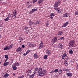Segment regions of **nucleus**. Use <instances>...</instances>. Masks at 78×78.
Here are the masks:
<instances>
[{
	"label": "nucleus",
	"mask_w": 78,
	"mask_h": 78,
	"mask_svg": "<svg viewBox=\"0 0 78 78\" xmlns=\"http://www.w3.org/2000/svg\"><path fill=\"white\" fill-rule=\"evenodd\" d=\"M27 54L26 53H26H24L23 54V56H26V55H27Z\"/></svg>",
	"instance_id": "nucleus-53"
},
{
	"label": "nucleus",
	"mask_w": 78,
	"mask_h": 78,
	"mask_svg": "<svg viewBox=\"0 0 78 78\" xmlns=\"http://www.w3.org/2000/svg\"><path fill=\"white\" fill-rule=\"evenodd\" d=\"M69 47H73L75 45V41L74 40H71L69 43Z\"/></svg>",
	"instance_id": "nucleus-2"
},
{
	"label": "nucleus",
	"mask_w": 78,
	"mask_h": 78,
	"mask_svg": "<svg viewBox=\"0 0 78 78\" xmlns=\"http://www.w3.org/2000/svg\"><path fill=\"white\" fill-rule=\"evenodd\" d=\"M32 47H35L36 44H32Z\"/></svg>",
	"instance_id": "nucleus-48"
},
{
	"label": "nucleus",
	"mask_w": 78,
	"mask_h": 78,
	"mask_svg": "<svg viewBox=\"0 0 78 78\" xmlns=\"http://www.w3.org/2000/svg\"><path fill=\"white\" fill-rule=\"evenodd\" d=\"M69 16V13H65L63 14V16L64 17H67Z\"/></svg>",
	"instance_id": "nucleus-15"
},
{
	"label": "nucleus",
	"mask_w": 78,
	"mask_h": 78,
	"mask_svg": "<svg viewBox=\"0 0 78 78\" xmlns=\"http://www.w3.org/2000/svg\"><path fill=\"white\" fill-rule=\"evenodd\" d=\"M7 61H8V59H7L5 60V62H6Z\"/></svg>",
	"instance_id": "nucleus-60"
},
{
	"label": "nucleus",
	"mask_w": 78,
	"mask_h": 78,
	"mask_svg": "<svg viewBox=\"0 0 78 78\" xmlns=\"http://www.w3.org/2000/svg\"><path fill=\"white\" fill-rule=\"evenodd\" d=\"M44 47V45H43V42L41 41V43L38 45V48L39 49H41Z\"/></svg>",
	"instance_id": "nucleus-4"
},
{
	"label": "nucleus",
	"mask_w": 78,
	"mask_h": 78,
	"mask_svg": "<svg viewBox=\"0 0 78 78\" xmlns=\"http://www.w3.org/2000/svg\"><path fill=\"white\" fill-rule=\"evenodd\" d=\"M46 73V70H44L42 71V69L39 68L38 70V76H45Z\"/></svg>",
	"instance_id": "nucleus-1"
},
{
	"label": "nucleus",
	"mask_w": 78,
	"mask_h": 78,
	"mask_svg": "<svg viewBox=\"0 0 78 78\" xmlns=\"http://www.w3.org/2000/svg\"><path fill=\"white\" fill-rule=\"evenodd\" d=\"M64 33H63V31H60L58 34V35L59 36H61L62 34H63Z\"/></svg>",
	"instance_id": "nucleus-16"
},
{
	"label": "nucleus",
	"mask_w": 78,
	"mask_h": 78,
	"mask_svg": "<svg viewBox=\"0 0 78 78\" xmlns=\"http://www.w3.org/2000/svg\"><path fill=\"white\" fill-rule=\"evenodd\" d=\"M61 39H62H62H64V37H61Z\"/></svg>",
	"instance_id": "nucleus-58"
},
{
	"label": "nucleus",
	"mask_w": 78,
	"mask_h": 78,
	"mask_svg": "<svg viewBox=\"0 0 78 78\" xmlns=\"http://www.w3.org/2000/svg\"><path fill=\"white\" fill-rule=\"evenodd\" d=\"M43 1H44V0H38V4L40 5L41 3L43 2Z\"/></svg>",
	"instance_id": "nucleus-21"
},
{
	"label": "nucleus",
	"mask_w": 78,
	"mask_h": 78,
	"mask_svg": "<svg viewBox=\"0 0 78 78\" xmlns=\"http://www.w3.org/2000/svg\"><path fill=\"white\" fill-rule=\"evenodd\" d=\"M46 54L48 55H51V50L49 49H47L46 50Z\"/></svg>",
	"instance_id": "nucleus-6"
},
{
	"label": "nucleus",
	"mask_w": 78,
	"mask_h": 78,
	"mask_svg": "<svg viewBox=\"0 0 78 78\" xmlns=\"http://www.w3.org/2000/svg\"><path fill=\"white\" fill-rule=\"evenodd\" d=\"M76 70L77 71H78V63L77 64V66L76 67Z\"/></svg>",
	"instance_id": "nucleus-49"
},
{
	"label": "nucleus",
	"mask_w": 78,
	"mask_h": 78,
	"mask_svg": "<svg viewBox=\"0 0 78 78\" xmlns=\"http://www.w3.org/2000/svg\"><path fill=\"white\" fill-rule=\"evenodd\" d=\"M30 50H28L26 52V53L28 55V53H30Z\"/></svg>",
	"instance_id": "nucleus-39"
},
{
	"label": "nucleus",
	"mask_w": 78,
	"mask_h": 78,
	"mask_svg": "<svg viewBox=\"0 0 78 78\" xmlns=\"http://www.w3.org/2000/svg\"><path fill=\"white\" fill-rule=\"evenodd\" d=\"M50 16H51V17H54L55 15H54V14L53 13H52L51 14Z\"/></svg>",
	"instance_id": "nucleus-38"
},
{
	"label": "nucleus",
	"mask_w": 78,
	"mask_h": 78,
	"mask_svg": "<svg viewBox=\"0 0 78 78\" xmlns=\"http://www.w3.org/2000/svg\"><path fill=\"white\" fill-rule=\"evenodd\" d=\"M69 53L71 55H72L73 53V51L72 50L69 51Z\"/></svg>",
	"instance_id": "nucleus-36"
},
{
	"label": "nucleus",
	"mask_w": 78,
	"mask_h": 78,
	"mask_svg": "<svg viewBox=\"0 0 78 78\" xmlns=\"http://www.w3.org/2000/svg\"><path fill=\"white\" fill-rule=\"evenodd\" d=\"M17 11L14 10L12 15V17H16V16H17Z\"/></svg>",
	"instance_id": "nucleus-5"
},
{
	"label": "nucleus",
	"mask_w": 78,
	"mask_h": 78,
	"mask_svg": "<svg viewBox=\"0 0 78 78\" xmlns=\"http://www.w3.org/2000/svg\"><path fill=\"white\" fill-rule=\"evenodd\" d=\"M12 68H13V69L14 70H16L17 69V68L16 67L15 65H13L12 66Z\"/></svg>",
	"instance_id": "nucleus-14"
},
{
	"label": "nucleus",
	"mask_w": 78,
	"mask_h": 78,
	"mask_svg": "<svg viewBox=\"0 0 78 78\" xmlns=\"http://www.w3.org/2000/svg\"><path fill=\"white\" fill-rule=\"evenodd\" d=\"M22 47L23 48H24V47H25V45H22Z\"/></svg>",
	"instance_id": "nucleus-55"
},
{
	"label": "nucleus",
	"mask_w": 78,
	"mask_h": 78,
	"mask_svg": "<svg viewBox=\"0 0 78 78\" xmlns=\"http://www.w3.org/2000/svg\"><path fill=\"white\" fill-rule=\"evenodd\" d=\"M59 70L58 69H56L55 70H54V72H55V73H57V72H58V71Z\"/></svg>",
	"instance_id": "nucleus-34"
},
{
	"label": "nucleus",
	"mask_w": 78,
	"mask_h": 78,
	"mask_svg": "<svg viewBox=\"0 0 78 78\" xmlns=\"http://www.w3.org/2000/svg\"><path fill=\"white\" fill-rule=\"evenodd\" d=\"M54 9L55 10H56L57 11H58V8H54Z\"/></svg>",
	"instance_id": "nucleus-44"
},
{
	"label": "nucleus",
	"mask_w": 78,
	"mask_h": 78,
	"mask_svg": "<svg viewBox=\"0 0 78 78\" xmlns=\"http://www.w3.org/2000/svg\"><path fill=\"white\" fill-rule=\"evenodd\" d=\"M34 75H35L34 74H32L30 75L29 76V78H33L34 77Z\"/></svg>",
	"instance_id": "nucleus-26"
},
{
	"label": "nucleus",
	"mask_w": 78,
	"mask_h": 78,
	"mask_svg": "<svg viewBox=\"0 0 78 78\" xmlns=\"http://www.w3.org/2000/svg\"><path fill=\"white\" fill-rule=\"evenodd\" d=\"M67 75L68 76L71 77V76H72V73L70 72L67 73Z\"/></svg>",
	"instance_id": "nucleus-18"
},
{
	"label": "nucleus",
	"mask_w": 78,
	"mask_h": 78,
	"mask_svg": "<svg viewBox=\"0 0 78 78\" xmlns=\"http://www.w3.org/2000/svg\"><path fill=\"white\" fill-rule=\"evenodd\" d=\"M46 25L47 27H48V21H47V23H46Z\"/></svg>",
	"instance_id": "nucleus-45"
},
{
	"label": "nucleus",
	"mask_w": 78,
	"mask_h": 78,
	"mask_svg": "<svg viewBox=\"0 0 78 78\" xmlns=\"http://www.w3.org/2000/svg\"><path fill=\"white\" fill-rule=\"evenodd\" d=\"M40 23V21H37L36 22V23L35 24V25H37V24H39Z\"/></svg>",
	"instance_id": "nucleus-30"
},
{
	"label": "nucleus",
	"mask_w": 78,
	"mask_h": 78,
	"mask_svg": "<svg viewBox=\"0 0 78 78\" xmlns=\"http://www.w3.org/2000/svg\"><path fill=\"white\" fill-rule=\"evenodd\" d=\"M14 59H12V60H11V64H12V63H13V62H14Z\"/></svg>",
	"instance_id": "nucleus-43"
},
{
	"label": "nucleus",
	"mask_w": 78,
	"mask_h": 78,
	"mask_svg": "<svg viewBox=\"0 0 78 78\" xmlns=\"http://www.w3.org/2000/svg\"><path fill=\"white\" fill-rule=\"evenodd\" d=\"M43 58L45 59H47V55H45L43 56Z\"/></svg>",
	"instance_id": "nucleus-32"
},
{
	"label": "nucleus",
	"mask_w": 78,
	"mask_h": 78,
	"mask_svg": "<svg viewBox=\"0 0 78 78\" xmlns=\"http://www.w3.org/2000/svg\"><path fill=\"white\" fill-rule=\"evenodd\" d=\"M54 70H53L50 72L49 73H54Z\"/></svg>",
	"instance_id": "nucleus-51"
},
{
	"label": "nucleus",
	"mask_w": 78,
	"mask_h": 78,
	"mask_svg": "<svg viewBox=\"0 0 78 78\" xmlns=\"http://www.w3.org/2000/svg\"><path fill=\"white\" fill-rule=\"evenodd\" d=\"M67 56V53H64L62 56V59H64L65 58V57H66Z\"/></svg>",
	"instance_id": "nucleus-11"
},
{
	"label": "nucleus",
	"mask_w": 78,
	"mask_h": 78,
	"mask_svg": "<svg viewBox=\"0 0 78 78\" xmlns=\"http://www.w3.org/2000/svg\"><path fill=\"white\" fill-rule=\"evenodd\" d=\"M63 71H66V72H69V69H66V68H64L63 69Z\"/></svg>",
	"instance_id": "nucleus-24"
},
{
	"label": "nucleus",
	"mask_w": 78,
	"mask_h": 78,
	"mask_svg": "<svg viewBox=\"0 0 78 78\" xmlns=\"http://www.w3.org/2000/svg\"><path fill=\"white\" fill-rule=\"evenodd\" d=\"M58 76V75H57L56 76Z\"/></svg>",
	"instance_id": "nucleus-63"
},
{
	"label": "nucleus",
	"mask_w": 78,
	"mask_h": 78,
	"mask_svg": "<svg viewBox=\"0 0 78 78\" xmlns=\"http://www.w3.org/2000/svg\"><path fill=\"white\" fill-rule=\"evenodd\" d=\"M20 41H22V40H23V38H22V37H20Z\"/></svg>",
	"instance_id": "nucleus-54"
},
{
	"label": "nucleus",
	"mask_w": 78,
	"mask_h": 78,
	"mask_svg": "<svg viewBox=\"0 0 78 78\" xmlns=\"http://www.w3.org/2000/svg\"><path fill=\"white\" fill-rule=\"evenodd\" d=\"M13 65H15V66H19V64L18 63H14Z\"/></svg>",
	"instance_id": "nucleus-33"
},
{
	"label": "nucleus",
	"mask_w": 78,
	"mask_h": 78,
	"mask_svg": "<svg viewBox=\"0 0 78 78\" xmlns=\"http://www.w3.org/2000/svg\"><path fill=\"white\" fill-rule=\"evenodd\" d=\"M9 76V74L8 73H6L4 75V76L3 77L4 78H6L7 77H8Z\"/></svg>",
	"instance_id": "nucleus-17"
},
{
	"label": "nucleus",
	"mask_w": 78,
	"mask_h": 78,
	"mask_svg": "<svg viewBox=\"0 0 78 78\" xmlns=\"http://www.w3.org/2000/svg\"><path fill=\"white\" fill-rule=\"evenodd\" d=\"M4 20L5 21V22H6L7 21H8V20H9V18L8 17H7Z\"/></svg>",
	"instance_id": "nucleus-31"
},
{
	"label": "nucleus",
	"mask_w": 78,
	"mask_h": 78,
	"mask_svg": "<svg viewBox=\"0 0 78 78\" xmlns=\"http://www.w3.org/2000/svg\"><path fill=\"white\" fill-rule=\"evenodd\" d=\"M75 15H78V10H77L75 12Z\"/></svg>",
	"instance_id": "nucleus-37"
},
{
	"label": "nucleus",
	"mask_w": 78,
	"mask_h": 78,
	"mask_svg": "<svg viewBox=\"0 0 78 78\" xmlns=\"http://www.w3.org/2000/svg\"><path fill=\"white\" fill-rule=\"evenodd\" d=\"M64 62L65 66H68V63L67 62V60H65Z\"/></svg>",
	"instance_id": "nucleus-25"
},
{
	"label": "nucleus",
	"mask_w": 78,
	"mask_h": 78,
	"mask_svg": "<svg viewBox=\"0 0 78 78\" xmlns=\"http://www.w3.org/2000/svg\"><path fill=\"white\" fill-rule=\"evenodd\" d=\"M28 45L29 46V47H31L32 44H31V43L30 42H29L28 43Z\"/></svg>",
	"instance_id": "nucleus-29"
},
{
	"label": "nucleus",
	"mask_w": 78,
	"mask_h": 78,
	"mask_svg": "<svg viewBox=\"0 0 78 78\" xmlns=\"http://www.w3.org/2000/svg\"><path fill=\"white\" fill-rule=\"evenodd\" d=\"M36 2H37V1L36 0H33L32 1L33 3H36Z\"/></svg>",
	"instance_id": "nucleus-46"
},
{
	"label": "nucleus",
	"mask_w": 78,
	"mask_h": 78,
	"mask_svg": "<svg viewBox=\"0 0 78 78\" xmlns=\"http://www.w3.org/2000/svg\"><path fill=\"white\" fill-rule=\"evenodd\" d=\"M4 50H8V47L5 46L4 48Z\"/></svg>",
	"instance_id": "nucleus-35"
},
{
	"label": "nucleus",
	"mask_w": 78,
	"mask_h": 78,
	"mask_svg": "<svg viewBox=\"0 0 78 78\" xmlns=\"http://www.w3.org/2000/svg\"><path fill=\"white\" fill-rule=\"evenodd\" d=\"M37 9H35V8L33 9L32 10V11H31L30 12V14H33V12H34L35 11H37Z\"/></svg>",
	"instance_id": "nucleus-8"
},
{
	"label": "nucleus",
	"mask_w": 78,
	"mask_h": 78,
	"mask_svg": "<svg viewBox=\"0 0 78 78\" xmlns=\"http://www.w3.org/2000/svg\"><path fill=\"white\" fill-rule=\"evenodd\" d=\"M65 59H66V60H69V57L68 56H66L65 58Z\"/></svg>",
	"instance_id": "nucleus-41"
},
{
	"label": "nucleus",
	"mask_w": 78,
	"mask_h": 78,
	"mask_svg": "<svg viewBox=\"0 0 78 78\" xmlns=\"http://www.w3.org/2000/svg\"><path fill=\"white\" fill-rule=\"evenodd\" d=\"M33 57H34V59H36L39 58V56L37 55V53H35L33 55Z\"/></svg>",
	"instance_id": "nucleus-10"
},
{
	"label": "nucleus",
	"mask_w": 78,
	"mask_h": 78,
	"mask_svg": "<svg viewBox=\"0 0 78 78\" xmlns=\"http://www.w3.org/2000/svg\"><path fill=\"white\" fill-rule=\"evenodd\" d=\"M64 47V45H63L62 44H59L58 45V47L62 50V48Z\"/></svg>",
	"instance_id": "nucleus-9"
},
{
	"label": "nucleus",
	"mask_w": 78,
	"mask_h": 78,
	"mask_svg": "<svg viewBox=\"0 0 78 78\" xmlns=\"http://www.w3.org/2000/svg\"><path fill=\"white\" fill-rule=\"evenodd\" d=\"M60 1L58 0V2H56L54 5V7L55 8H57L59 6V4L60 3Z\"/></svg>",
	"instance_id": "nucleus-3"
},
{
	"label": "nucleus",
	"mask_w": 78,
	"mask_h": 78,
	"mask_svg": "<svg viewBox=\"0 0 78 78\" xmlns=\"http://www.w3.org/2000/svg\"><path fill=\"white\" fill-rule=\"evenodd\" d=\"M22 51V49H21V48L20 47L17 48V50H16V52L17 53H18V52H19V51Z\"/></svg>",
	"instance_id": "nucleus-19"
},
{
	"label": "nucleus",
	"mask_w": 78,
	"mask_h": 78,
	"mask_svg": "<svg viewBox=\"0 0 78 78\" xmlns=\"http://www.w3.org/2000/svg\"><path fill=\"white\" fill-rule=\"evenodd\" d=\"M29 25L31 26V25H33V24L34 23V22H32L31 20H30L29 21Z\"/></svg>",
	"instance_id": "nucleus-20"
},
{
	"label": "nucleus",
	"mask_w": 78,
	"mask_h": 78,
	"mask_svg": "<svg viewBox=\"0 0 78 78\" xmlns=\"http://www.w3.org/2000/svg\"><path fill=\"white\" fill-rule=\"evenodd\" d=\"M8 15V18H9H9H10L11 19L12 18V16H12V14H11V13H9Z\"/></svg>",
	"instance_id": "nucleus-22"
},
{
	"label": "nucleus",
	"mask_w": 78,
	"mask_h": 78,
	"mask_svg": "<svg viewBox=\"0 0 78 78\" xmlns=\"http://www.w3.org/2000/svg\"><path fill=\"white\" fill-rule=\"evenodd\" d=\"M25 76L24 75H23L21 76H20L21 78H24Z\"/></svg>",
	"instance_id": "nucleus-50"
},
{
	"label": "nucleus",
	"mask_w": 78,
	"mask_h": 78,
	"mask_svg": "<svg viewBox=\"0 0 78 78\" xmlns=\"http://www.w3.org/2000/svg\"><path fill=\"white\" fill-rule=\"evenodd\" d=\"M13 76H15V75H16V74L13 73Z\"/></svg>",
	"instance_id": "nucleus-62"
},
{
	"label": "nucleus",
	"mask_w": 78,
	"mask_h": 78,
	"mask_svg": "<svg viewBox=\"0 0 78 78\" xmlns=\"http://www.w3.org/2000/svg\"><path fill=\"white\" fill-rule=\"evenodd\" d=\"M36 71H35L34 72V74H36Z\"/></svg>",
	"instance_id": "nucleus-59"
},
{
	"label": "nucleus",
	"mask_w": 78,
	"mask_h": 78,
	"mask_svg": "<svg viewBox=\"0 0 78 78\" xmlns=\"http://www.w3.org/2000/svg\"><path fill=\"white\" fill-rule=\"evenodd\" d=\"M52 42H53V43L57 42V38L56 37H54L52 40Z\"/></svg>",
	"instance_id": "nucleus-7"
},
{
	"label": "nucleus",
	"mask_w": 78,
	"mask_h": 78,
	"mask_svg": "<svg viewBox=\"0 0 78 78\" xmlns=\"http://www.w3.org/2000/svg\"><path fill=\"white\" fill-rule=\"evenodd\" d=\"M50 18L51 19H53V17L52 16H51Z\"/></svg>",
	"instance_id": "nucleus-56"
},
{
	"label": "nucleus",
	"mask_w": 78,
	"mask_h": 78,
	"mask_svg": "<svg viewBox=\"0 0 78 78\" xmlns=\"http://www.w3.org/2000/svg\"><path fill=\"white\" fill-rule=\"evenodd\" d=\"M31 5H29L28 6V8H31Z\"/></svg>",
	"instance_id": "nucleus-61"
},
{
	"label": "nucleus",
	"mask_w": 78,
	"mask_h": 78,
	"mask_svg": "<svg viewBox=\"0 0 78 78\" xmlns=\"http://www.w3.org/2000/svg\"><path fill=\"white\" fill-rule=\"evenodd\" d=\"M34 70H35V71H37V70L38 71V70H39V69L38 68L36 67L35 68Z\"/></svg>",
	"instance_id": "nucleus-40"
},
{
	"label": "nucleus",
	"mask_w": 78,
	"mask_h": 78,
	"mask_svg": "<svg viewBox=\"0 0 78 78\" xmlns=\"http://www.w3.org/2000/svg\"><path fill=\"white\" fill-rule=\"evenodd\" d=\"M28 27H26L24 28V30H27V29H28Z\"/></svg>",
	"instance_id": "nucleus-52"
},
{
	"label": "nucleus",
	"mask_w": 78,
	"mask_h": 78,
	"mask_svg": "<svg viewBox=\"0 0 78 78\" xmlns=\"http://www.w3.org/2000/svg\"><path fill=\"white\" fill-rule=\"evenodd\" d=\"M5 58H8V56L7 55H5Z\"/></svg>",
	"instance_id": "nucleus-47"
},
{
	"label": "nucleus",
	"mask_w": 78,
	"mask_h": 78,
	"mask_svg": "<svg viewBox=\"0 0 78 78\" xmlns=\"http://www.w3.org/2000/svg\"><path fill=\"white\" fill-rule=\"evenodd\" d=\"M27 73H28L29 74V73H31V70H29L28 71H27L26 72Z\"/></svg>",
	"instance_id": "nucleus-28"
},
{
	"label": "nucleus",
	"mask_w": 78,
	"mask_h": 78,
	"mask_svg": "<svg viewBox=\"0 0 78 78\" xmlns=\"http://www.w3.org/2000/svg\"><path fill=\"white\" fill-rule=\"evenodd\" d=\"M57 11L58 13H60V11L59 10H58Z\"/></svg>",
	"instance_id": "nucleus-57"
},
{
	"label": "nucleus",
	"mask_w": 78,
	"mask_h": 78,
	"mask_svg": "<svg viewBox=\"0 0 78 78\" xmlns=\"http://www.w3.org/2000/svg\"><path fill=\"white\" fill-rule=\"evenodd\" d=\"M9 64V62H7L6 63H4V66H6L8 65Z\"/></svg>",
	"instance_id": "nucleus-27"
},
{
	"label": "nucleus",
	"mask_w": 78,
	"mask_h": 78,
	"mask_svg": "<svg viewBox=\"0 0 78 78\" xmlns=\"http://www.w3.org/2000/svg\"><path fill=\"white\" fill-rule=\"evenodd\" d=\"M77 1H78V0H76Z\"/></svg>",
	"instance_id": "nucleus-64"
},
{
	"label": "nucleus",
	"mask_w": 78,
	"mask_h": 78,
	"mask_svg": "<svg viewBox=\"0 0 78 78\" xmlns=\"http://www.w3.org/2000/svg\"><path fill=\"white\" fill-rule=\"evenodd\" d=\"M62 72V69H59V70L58 71V73L59 74V75H60V74L61 75Z\"/></svg>",
	"instance_id": "nucleus-23"
},
{
	"label": "nucleus",
	"mask_w": 78,
	"mask_h": 78,
	"mask_svg": "<svg viewBox=\"0 0 78 78\" xmlns=\"http://www.w3.org/2000/svg\"><path fill=\"white\" fill-rule=\"evenodd\" d=\"M12 47H13V44H11V45L7 47L8 50H10V49H11L12 48Z\"/></svg>",
	"instance_id": "nucleus-12"
},
{
	"label": "nucleus",
	"mask_w": 78,
	"mask_h": 78,
	"mask_svg": "<svg viewBox=\"0 0 78 78\" xmlns=\"http://www.w3.org/2000/svg\"><path fill=\"white\" fill-rule=\"evenodd\" d=\"M26 33L27 34L28 33H30V31H29V30H26Z\"/></svg>",
	"instance_id": "nucleus-42"
},
{
	"label": "nucleus",
	"mask_w": 78,
	"mask_h": 78,
	"mask_svg": "<svg viewBox=\"0 0 78 78\" xmlns=\"http://www.w3.org/2000/svg\"><path fill=\"white\" fill-rule=\"evenodd\" d=\"M68 24H69V22H66V23H65L62 26V27H66V26H67V25Z\"/></svg>",
	"instance_id": "nucleus-13"
}]
</instances>
